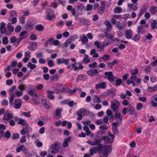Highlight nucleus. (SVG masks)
I'll return each mask as SVG.
<instances>
[{"label":"nucleus","mask_w":157,"mask_h":157,"mask_svg":"<svg viewBox=\"0 0 157 157\" xmlns=\"http://www.w3.org/2000/svg\"><path fill=\"white\" fill-rule=\"evenodd\" d=\"M58 144L57 143L52 144L51 145V147L49 148V150L51 151V154L55 153L58 151Z\"/></svg>","instance_id":"obj_7"},{"label":"nucleus","mask_w":157,"mask_h":157,"mask_svg":"<svg viewBox=\"0 0 157 157\" xmlns=\"http://www.w3.org/2000/svg\"><path fill=\"white\" fill-rule=\"evenodd\" d=\"M7 26L8 29V30L9 32H12L14 30V28L13 26L12 25L11 23H8L7 24Z\"/></svg>","instance_id":"obj_35"},{"label":"nucleus","mask_w":157,"mask_h":157,"mask_svg":"<svg viewBox=\"0 0 157 157\" xmlns=\"http://www.w3.org/2000/svg\"><path fill=\"white\" fill-rule=\"evenodd\" d=\"M131 75H136L138 73V70L137 68H135L134 69H132L130 71Z\"/></svg>","instance_id":"obj_39"},{"label":"nucleus","mask_w":157,"mask_h":157,"mask_svg":"<svg viewBox=\"0 0 157 157\" xmlns=\"http://www.w3.org/2000/svg\"><path fill=\"white\" fill-rule=\"evenodd\" d=\"M81 40L82 42L84 43L85 44L87 43L88 42V39L86 36H83Z\"/></svg>","instance_id":"obj_51"},{"label":"nucleus","mask_w":157,"mask_h":157,"mask_svg":"<svg viewBox=\"0 0 157 157\" xmlns=\"http://www.w3.org/2000/svg\"><path fill=\"white\" fill-rule=\"evenodd\" d=\"M58 79L59 75L57 74L54 75L51 78V79L52 81L54 80L57 81Z\"/></svg>","instance_id":"obj_49"},{"label":"nucleus","mask_w":157,"mask_h":157,"mask_svg":"<svg viewBox=\"0 0 157 157\" xmlns=\"http://www.w3.org/2000/svg\"><path fill=\"white\" fill-rule=\"evenodd\" d=\"M2 105V106H6L8 104V101L6 99L3 100L1 102Z\"/></svg>","instance_id":"obj_52"},{"label":"nucleus","mask_w":157,"mask_h":157,"mask_svg":"<svg viewBox=\"0 0 157 157\" xmlns=\"http://www.w3.org/2000/svg\"><path fill=\"white\" fill-rule=\"evenodd\" d=\"M87 79V76L85 75H80L78 76L77 81H84Z\"/></svg>","instance_id":"obj_23"},{"label":"nucleus","mask_w":157,"mask_h":157,"mask_svg":"<svg viewBox=\"0 0 157 157\" xmlns=\"http://www.w3.org/2000/svg\"><path fill=\"white\" fill-rule=\"evenodd\" d=\"M6 24L3 22H2L0 23V32L1 33H4L6 35H8V33L6 32V29L5 26Z\"/></svg>","instance_id":"obj_11"},{"label":"nucleus","mask_w":157,"mask_h":157,"mask_svg":"<svg viewBox=\"0 0 157 157\" xmlns=\"http://www.w3.org/2000/svg\"><path fill=\"white\" fill-rule=\"evenodd\" d=\"M101 142V140L100 139H98L96 140L94 142H93V146L98 145Z\"/></svg>","instance_id":"obj_54"},{"label":"nucleus","mask_w":157,"mask_h":157,"mask_svg":"<svg viewBox=\"0 0 157 157\" xmlns=\"http://www.w3.org/2000/svg\"><path fill=\"white\" fill-rule=\"evenodd\" d=\"M111 146L106 145L104 146L102 150V153L104 156H107L111 152Z\"/></svg>","instance_id":"obj_5"},{"label":"nucleus","mask_w":157,"mask_h":157,"mask_svg":"<svg viewBox=\"0 0 157 157\" xmlns=\"http://www.w3.org/2000/svg\"><path fill=\"white\" fill-rule=\"evenodd\" d=\"M84 7L83 4L82 3H78L77 6V10L78 14L79 15L82 14V11Z\"/></svg>","instance_id":"obj_14"},{"label":"nucleus","mask_w":157,"mask_h":157,"mask_svg":"<svg viewBox=\"0 0 157 157\" xmlns=\"http://www.w3.org/2000/svg\"><path fill=\"white\" fill-rule=\"evenodd\" d=\"M27 33V31H22L20 33V36H22L21 38V39L25 38L27 37V36H24L25 34H26Z\"/></svg>","instance_id":"obj_45"},{"label":"nucleus","mask_w":157,"mask_h":157,"mask_svg":"<svg viewBox=\"0 0 157 157\" xmlns=\"http://www.w3.org/2000/svg\"><path fill=\"white\" fill-rule=\"evenodd\" d=\"M38 94V92H35V93L32 96L33 100L36 103H38L40 101V99L39 98Z\"/></svg>","instance_id":"obj_17"},{"label":"nucleus","mask_w":157,"mask_h":157,"mask_svg":"<svg viewBox=\"0 0 157 157\" xmlns=\"http://www.w3.org/2000/svg\"><path fill=\"white\" fill-rule=\"evenodd\" d=\"M6 85L8 86L10 85L13 84V81L11 79L7 80L6 81Z\"/></svg>","instance_id":"obj_62"},{"label":"nucleus","mask_w":157,"mask_h":157,"mask_svg":"<svg viewBox=\"0 0 157 157\" xmlns=\"http://www.w3.org/2000/svg\"><path fill=\"white\" fill-rule=\"evenodd\" d=\"M32 22L29 21L27 22L26 25V27L28 29H31L32 28Z\"/></svg>","instance_id":"obj_50"},{"label":"nucleus","mask_w":157,"mask_h":157,"mask_svg":"<svg viewBox=\"0 0 157 157\" xmlns=\"http://www.w3.org/2000/svg\"><path fill=\"white\" fill-rule=\"evenodd\" d=\"M98 73L97 70H90L87 71V74L90 77H93L95 76Z\"/></svg>","instance_id":"obj_15"},{"label":"nucleus","mask_w":157,"mask_h":157,"mask_svg":"<svg viewBox=\"0 0 157 157\" xmlns=\"http://www.w3.org/2000/svg\"><path fill=\"white\" fill-rule=\"evenodd\" d=\"M25 86L23 84H21L17 86V88L21 91L24 90L25 89Z\"/></svg>","instance_id":"obj_42"},{"label":"nucleus","mask_w":157,"mask_h":157,"mask_svg":"<svg viewBox=\"0 0 157 157\" xmlns=\"http://www.w3.org/2000/svg\"><path fill=\"white\" fill-rule=\"evenodd\" d=\"M107 83L105 82H100L95 85V88L98 90L100 88L105 89L106 87Z\"/></svg>","instance_id":"obj_12"},{"label":"nucleus","mask_w":157,"mask_h":157,"mask_svg":"<svg viewBox=\"0 0 157 157\" xmlns=\"http://www.w3.org/2000/svg\"><path fill=\"white\" fill-rule=\"evenodd\" d=\"M99 128L102 130H107L108 129V127L105 124H104L101 125L99 127Z\"/></svg>","instance_id":"obj_48"},{"label":"nucleus","mask_w":157,"mask_h":157,"mask_svg":"<svg viewBox=\"0 0 157 157\" xmlns=\"http://www.w3.org/2000/svg\"><path fill=\"white\" fill-rule=\"evenodd\" d=\"M120 103L117 100L114 99L111 101V107L114 112H116L119 110Z\"/></svg>","instance_id":"obj_1"},{"label":"nucleus","mask_w":157,"mask_h":157,"mask_svg":"<svg viewBox=\"0 0 157 157\" xmlns=\"http://www.w3.org/2000/svg\"><path fill=\"white\" fill-rule=\"evenodd\" d=\"M140 38V36L139 35V34H135L134 36H133V38L132 39L134 41L136 42L138 41L139 40Z\"/></svg>","instance_id":"obj_34"},{"label":"nucleus","mask_w":157,"mask_h":157,"mask_svg":"<svg viewBox=\"0 0 157 157\" xmlns=\"http://www.w3.org/2000/svg\"><path fill=\"white\" fill-rule=\"evenodd\" d=\"M93 100L95 102L100 103L101 102L99 98L96 96H94L93 99Z\"/></svg>","instance_id":"obj_43"},{"label":"nucleus","mask_w":157,"mask_h":157,"mask_svg":"<svg viewBox=\"0 0 157 157\" xmlns=\"http://www.w3.org/2000/svg\"><path fill=\"white\" fill-rule=\"evenodd\" d=\"M9 21H11V22L10 23L11 24H16L17 22V19L16 17H14L12 19H9Z\"/></svg>","instance_id":"obj_56"},{"label":"nucleus","mask_w":157,"mask_h":157,"mask_svg":"<svg viewBox=\"0 0 157 157\" xmlns=\"http://www.w3.org/2000/svg\"><path fill=\"white\" fill-rule=\"evenodd\" d=\"M114 112H115V118L116 119H121L120 114L118 113V111Z\"/></svg>","instance_id":"obj_53"},{"label":"nucleus","mask_w":157,"mask_h":157,"mask_svg":"<svg viewBox=\"0 0 157 157\" xmlns=\"http://www.w3.org/2000/svg\"><path fill=\"white\" fill-rule=\"evenodd\" d=\"M47 97L51 100H53L55 98L54 96L53 95L54 92L53 91H51L50 90H48L47 91Z\"/></svg>","instance_id":"obj_19"},{"label":"nucleus","mask_w":157,"mask_h":157,"mask_svg":"<svg viewBox=\"0 0 157 157\" xmlns=\"http://www.w3.org/2000/svg\"><path fill=\"white\" fill-rule=\"evenodd\" d=\"M122 8L120 6H116L113 10V12L116 13H120L122 12Z\"/></svg>","instance_id":"obj_27"},{"label":"nucleus","mask_w":157,"mask_h":157,"mask_svg":"<svg viewBox=\"0 0 157 157\" xmlns=\"http://www.w3.org/2000/svg\"><path fill=\"white\" fill-rule=\"evenodd\" d=\"M86 112V109L84 108H82L77 112L78 115L79 116L77 118L78 120H81L82 118V116L85 115Z\"/></svg>","instance_id":"obj_8"},{"label":"nucleus","mask_w":157,"mask_h":157,"mask_svg":"<svg viewBox=\"0 0 157 157\" xmlns=\"http://www.w3.org/2000/svg\"><path fill=\"white\" fill-rule=\"evenodd\" d=\"M71 140V137H69L65 139L64 141L63 142V146L64 147H67L68 145V142H70Z\"/></svg>","instance_id":"obj_21"},{"label":"nucleus","mask_w":157,"mask_h":157,"mask_svg":"<svg viewBox=\"0 0 157 157\" xmlns=\"http://www.w3.org/2000/svg\"><path fill=\"white\" fill-rule=\"evenodd\" d=\"M17 124H21V125L27 126V127L28 126V125L26 122L25 120L21 118H20L19 119Z\"/></svg>","instance_id":"obj_26"},{"label":"nucleus","mask_w":157,"mask_h":157,"mask_svg":"<svg viewBox=\"0 0 157 157\" xmlns=\"http://www.w3.org/2000/svg\"><path fill=\"white\" fill-rule=\"evenodd\" d=\"M77 105V103L76 102H74L73 101H69L68 103V105L70 107H73L74 105Z\"/></svg>","instance_id":"obj_55"},{"label":"nucleus","mask_w":157,"mask_h":157,"mask_svg":"<svg viewBox=\"0 0 157 157\" xmlns=\"http://www.w3.org/2000/svg\"><path fill=\"white\" fill-rule=\"evenodd\" d=\"M46 11L47 18L48 20H51L55 18L56 16L54 13L50 9H47Z\"/></svg>","instance_id":"obj_10"},{"label":"nucleus","mask_w":157,"mask_h":157,"mask_svg":"<svg viewBox=\"0 0 157 157\" xmlns=\"http://www.w3.org/2000/svg\"><path fill=\"white\" fill-rule=\"evenodd\" d=\"M105 36L108 39H110L112 41L114 40V36L112 33H106Z\"/></svg>","instance_id":"obj_29"},{"label":"nucleus","mask_w":157,"mask_h":157,"mask_svg":"<svg viewBox=\"0 0 157 157\" xmlns=\"http://www.w3.org/2000/svg\"><path fill=\"white\" fill-rule=\"evenodd\" d=\"M128 110L129 113L131 115L133 114L136 113V111H135L134 109L132 106L129 107L128 108Z\"/></svg>","instance_id":"obj_36"},{"label":"nucleus","mask_w":157,"mask_h":157,"mask_svg":"<svg viewBox=\"0 0 157 157\" xmlns=\"http://www.w3.org/2000/svg\"><path fill=\"white\" fill-rule=\"evenodd\" d=\"M36 29L39 31H42L44 29V27L41 25H37L35 26Z\"/></svg>","instance_id":"obj_30"},{"label":"nucleus","mask_w":157,"mask_h":157,"mask_svg":"<svg viewBox=\"0 0 157 157\" xmlns=\"http://www.w3.org/2000/svg\"><path fill=\"white\" fill-rule=\"evenodd\" d=\"M22 104V101L19 98L16 99L13 102V104H14L13 107L16 109H19Z\"/></svg>","instance_id":"obj_9"},{"label":"nucleus","mask_w":157,"mask_h":157,"mask_svg":"<svg viewBox=\"0 0 157 157\" xmlns=\"http://www.w3.org/2000/svg\"><path fill=\"white\" fill-rule=\"evenodd\" d=\"M147 27V25H139L137 28V32L138 34H144L147 32L146 28Z\"/></svg>","instance_id":"obj_3"},{"label":"nucleus","mask_w":157,"mask_h":157,"mask_svg":"<svg viewBox=\"0 0 157 157\" xmlns=\"http://www.w3.org/2000/svg\"><path fill=\"white\" fill-rule=\"evenodd\" d=\"M112 129L113 130V132L116 134H118L119 132L117 129V128H116L115 127H112Z\"/></svg>","instance_id":"obj_61"},{"label":"nucleus","mask_w":157,"mask_h":157,"mask_svg":"<svg viewBox=\"0 0 157 157\" xmlns=\"http://www.w3.org/2000/svg\"><path fill=\"white\" fill-rule=\"evenodd\" d=\"M157 25V21L155 20H153V21L151 23V26L152 29H153L157 28L156 25Z\"/></svg>","instance_id":"obj_41"},{"label":"nucleus","mask_w":157,"mask_h":157,"mask_svg":"<svg viewBox=\"0 0 157 157\" xmlns=\"http://www.w3.org/2000/svg\"><path fill=\"white\" fill-rule=\"evenodd\" d=\"M105 5V2L104 1H102L101 3V6L97 9V11L98 13L102 14L103 13Z\"/></svg>","instance_id":"obj_16"},{"label":"nucleus","mask_w":157,"mask_h":157,"mask_svg":"<svg viewBox=\"0 0 157 157\" xmlns=\"http://www.w3.org/2000/svg\"><path fill=\"white\" fill-rule=\"evenodd\" d=\"M13 117V116L12 114L10 113H6L4 115L3 120L5 121H9L12 119Z\"/></svg>","instance_id":"obj_18"},{"label":"nucleus","mask_w":157,"mask_h":157,"mask_svg":"<svg viewBox=\"0 0 157 157\" xmlns=\"http://www.w3.org/2000/svg\"><path fill=\"white\" fill-rule=\"evenodd\" d=\"M148 89L149 90H151V92L154 91L157 89V85H156L155 86H153V87H149L148 88Z\"/></svg>","instance_id":"obj_64"},{"label":"nucleus","mask_w":157,"mask_h":157,"mask_svg":"<svg viewBox=\"0 0 157 157\" xmlns=\"http://www.w3.org/2000/svg\"><path fill=\"white\" fill-rule=\"evenodd\" d=\"M70 60L69 59L58 58L56 60V63L58 65L62 63L68 65L69 63Z\"/></svg>","instance_id":"obj_6"},{"label":"nucleus","mask_w":157,"mask_h":157,"mask_svg":"<svg viewBox=\"0 0 157 157\" xmlns=\"http://www.w3.org/2000/svg\"><path fill=\"white\" fill-rule=\"evenodd\" d=\"M136 75H134V76H132L130 77V79L131 80V82L132 84V85L133 86H135V82L136 79H133V78H136Z\"/></svg>","instance_id":"obj_47"},{"label":"nucleus","mask_w":157,"mask_h":157,"mask_svg":"<svg viewBox=\"0 0 157 157\" xmlns=\"http://www.w3.org/2000/svg\"><path fill=\"white\" fill-rule=\"evenodd\" d=\"M90 153L91 155H93L97 152V149L96 147H91L90 150Z\"/></svg>","instance_id":"obj_33"},{"label":"nucleus","mask_w":157,"mask_h":157,"mask_svg":"<svg viewBox=\"0 0 157 157\" xmlns=\"http://www.w3.org/2000/svg\"><path fill=\"white\" fill-rule=\"evenodd\" d=\"M103 139L106 142H109V143H113V140L111 139L108 136H105L103 137Z\"/></svg>","instance_id":"obj_37"},{"label":"nucleus","mask_w":157,"mask_h":157,"mask_svg":"<svg viewBox=\"0 0 157 157\" xmlns=\"http://www.w3.org/2000/svg\"><path fill=\"white\" fill-rule=\"evenodd\" d=\"M15 97V95L14 94V93H12L10 94L9 96V101L10 104L12 105L13 104V101L14 99V98Z\"/></svg>","instance_id":"obj_25"},{"label":"nucleus","mask_w":157,"mask_h":157,"mask_svg":"<svg viewBox=\"0 0 157 157\" xmlns=\"http://www.w3.org/2000/svg\"><path fill=\"white\" fill-rule=\"evenodd\" d=\"M15 95H16L17 97H19L22 95L23 93L20 91L16 90L15 92L14 93Z\"/></svg>","instance_id":"obj_44"},{"label":"nucleus","mask_w":157,"mask_h":157,"mask_svg":"<svg viewBox=\"0 0 157 157\" xmlns=\"http://www.w3.org/2000/svg\"><path fill=\"white\" fill-rule=\"evenodd\" d=\"M133 35V32L132 30L129 29L125 31V36L126 39H131Z\"/></svg>","instance_id":"obj_13"},{"label":"nucleus","mask_w":157,"mask_h":157,"mask_svg":"<svg viewBox=\"0 0 157 157\" xmlns=\"http://www.w3.org/2000/svg\"><path fill=\"white\" fill-rule=\"evenodd\" d=\"M128 8H129L134 10H136L138 9V7L137 5L132 3H128L127 5Z\"/></svg>","instance_id":"obj_28"},{"label":"nucleus","mask_w":157,"mask_h":157,"mask_svg":"<svg viewBox=\"0 0 157 157\" xmlns=\"http://www.w3.org/2000/svg\"><path fill=\"white\" fill-rule=\"evenodd\" d=\"M27 67L30 69L33 70L36 68V65L35 64H32L31 62H29L28 63Z\"/></svg>","instance_id":"obj_32"},{"label":"nucleus","mask_w":157,"mask_h":157,"mask_svg":"<svg viewBox=\"0 0 157 157\" xmlns=\"http://www.w3.org/2000/svg\"><path fill=\"white\" fill-rule=\"evenodd\" d=\"M150 12L152 14L155 13L157 12V7L155 6H152L151 7Z\"/></svg>","instance_id":"obj_31"},{"label":"nucleus","mask_w":157,"mask_h":157,"mask_svg":"<svg viewBox=\"0 0 157 157\" xmlns=\"http://www.w3.org/2000/svg\"><path fill=\"white\" fill-rule=\"evenodd\" d=\"M26 137L25 136H23L20 139V142L21 143H23L26 142Z\"/></svg>","instance_id":"obj_60"},{"label":"nucleus","mask_w":157,"mask_h":157,"mask_svg":"<svg viewBox=\"0 0 157 157\" xmlns=\"http://www.w3.org/2000/svg\"><path fill=\"white\" fill-rule=\"evenodd\" d=\"M103 145L102 144H98L96 148L97 149V151L99 153H100L102 151L103 149Z\"/></svg>","instance_id":"obj_40"},{"label":"nucleus","mask_w":157,"mask_h":157,"mask_svg":"<svg viewBox=\"0 0 157 157\" xmlns=\"http://www.w3.org/2000/svg\"><path fill=\"white\" fill-rule=\"evenodd\" d=\"M42 103L43 106L45 108L49 109L50 108V104L48 101H47L45 99H43L42 100Z\"/></svg>","instance_id":"obj_22"},{"label":"nucleus","mask_w":157,"mask_h":157,"mask_svg":"<svg viewBox=\"0 0 157 157\" xmlns=\"http://www.w3.org/2000/svg\"><path fill=\"white\" fill-rule=\"evenodd\" d=\"M110 44V43L109 42H103L102 43L100 44L98 41L97 40L95 41L94 43V45L96 46L97 48L101 49H104L105 47Z\"/></svg>","instance_id":"obj_2"},{"label":"nucleus","mask_w":157,"mask_h":157,"mask_svg":"<svg viewBox=\"0 0 157 157\" xmlns=\"http://www.w3.org/2000/svg\"><path fill=\"white\" fill-rule=\"evenodd\" d=\"M10 132L7 131L6 132L3 136L6 138L8 139L10 137Z\"/></svg>","instance_id":"obj_57"},{"label":"nucleus","mask_w":157,"mask_h":157,"mask_svg":"<svg viewBox=\"0 0 157 157\" xmlns=\"http://www.w3.org/2000/svg\"><path fill=\"white\" fill-rule=\"evenodd\" d=\"M16 88V86H13L10 88L8 90V92L10 93V94L12 93L15 90V89Z\"/></svg>","instance_id":"obj_58"},{"label":"nucleus","mask_w":157,"mask_h":157,"mask_svg":"<svg viewBox=\"0 0 157 157\" xmlns=\"http://www.w3.org/2000/svg\"><path fill=\"white\" fill-rule=\"evenodd\" d=\"M62 110L63 109L62 108H57L55 111V113L56 116L59 118L61 117H62L61 113Z\"/></svg>","instance_id":"obj_20"},{"label":"nucleus","mask_w":157,"mask_h":157,"mask_svg":"<svg viewBox=\"0 0 157 157\" xmlns=\"http://www.w3.org/2000/svg\"><path fill=\"white\" fill-rule=\"evenodd\" d=\"M105 75V78H107L111 82H114L115 78H117L114 77L111 71L106 72L104 73Z\"/></svg>","instance_id":"obj_4"},{"label":"nucleus","mask_w":157,"mask_h":157,"mask_svg":"<svg viewBox=\"0 0 157 157\" xmlns=\"http://www.w3.org/2000/svg\"><path fill=\"white\" fill-rule=\"evenodd\" d=\"M102 59L104 61H107L109 59L110 56L106 54H104L102 57Z\"/></svg>","instance_id":"obj_46"},{"label":"nucleus","mask_w":157,"mask_h":157,"mask_svg":"<svg viewBox=\"0 0 157 157\" xmlns=\"http://www.w3.org/2000/svg\"><path fill=\"white\" fill-rule=\"evenodd\" d=\"M2 42L4 45H6L9 43L8 38L6 36H4L2 39Z\"/></svg>","instance_id":"obj_38"},{"label":"nucleus","mask_w":157,"mask_h":157,"mask_svg":"<svg viewBox=\"0 0 157 157\" xmlns=\"http://www.w3.org/2000/svg\"><path fill=\"white\" fill-rule=\"evenodd\" d=\"M95 124L98 125H100L103 124V123L102 120L101 119H99L96 120L95 121Z\"/></svg>","instance_id":"obj_63"},{"label":"nucleus","mask_w":157,"mask_h":157,"mask_svg":"<svg viewBox=\"0 0 157 157\" xmlns=\"http://www.w3.org/2000/svg\"><path fill=\"white\" fill-rule=\"evenodd\" d=\"M53 44L55 46H60L61 45V44L59 41L57 40H54L53 42Z\"/></svg>","instance_id":"obj_59"},{"label":"nucleus","mask_w":157,"mask_h":157,"mask_svg":"<svg viewBox=\"0 0 157 157\" xmlns=\"http://www.w3.org/2000/svg\"><path fill=\"white\" fill-rule=\"evenodd\" d=\"M84 57L83 59V62L84 63H89L91 61L90 59L89 58V56L88 55L84 54Z\"/></svg>","instance_id":"obj_24"}]
</instances>
